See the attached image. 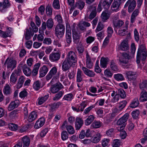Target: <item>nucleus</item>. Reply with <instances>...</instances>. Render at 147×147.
I'll return each instance as SVG.
<instances>
[{
	"label": "nucleus",
	"instance_id": "ddd939ff",
	"mask_svg": "<svg viewBox=\"0 0 147 147\" xmlns=\"http://www.w3.org/2000/svg\"><path fill=\"white\" fill-rule=\"evenodd\" d=\"M63 87V85L60 83H57L55 85L50 88V90L53 94L57 93Z\"/></svg>",
	"mask_w": 147,
	"mask_h": 147
},
{
	"label": "nucleus",
	"instance_id": "bf43d9fd",
	"mask_svg": "<svg viewBox=\"0 0 147 147\" xmlns=\"http://www.w3.org/2000/svg\"><path fill=\"white\" fill-rule=\"evenodd\" d=\"M8 126L9 129L12 131H16L18 128V126L17 125L13 123H10L8 124Z\"/></svg>",
	"mask_w": 147,
	"mask_h": 147
},
{
	"label": "nucleus",
	"instance_id": "1a4fd4ad",
	"mask_svg": "<svg viewBox=\"0 0 147 147\" xmlns=\"http://www.w3.org/2000/svg\"><path fill=\"white\" fill-rule=\"evenodd\" d=\"M118 49L119 50L123 51H126L128 50L129 49V47L128 42L126 40H123L120 44L119 45Z\"/></svg>",
	"mask_w": 147,
	"mask_h": 147
},
{
	"label": "nucleus",
	"instance_id": "c03bdc74",
	"mask_svg": "<svg viewBox=\"0 0 147 147\" xmlns=\"http://www.w3.org/2000/svg\"><path fill=\"white\" fill-rule=\"evenodd\" d=\"M85 5L84 2L82 1H78L76 3V6L81 10Z\"/></svg>",
	"mask_w": 147,
	"mask_h": 147
},
{
	"label": "nucleus",
	"instance_id": "13d9d810",
	"mask_svg": "<svg viewBox=\"0 0 147 147\" xmlns=\"http://www.w3.org/2000/svg\"><path fill=\"white\" fill-rule=\"evenodd\" d=\"M101 126V123L99 121H94L91 125V127L93 128H97L100 127Z\"/></svg>",
	"mask_w": 147,
	"mask_h": 147
},
{
	"label": "nucleus",
	"instance_id": "cd10ccee",
	"mask_svg": "<svg viewBox=\"0 0 147 147\" xmlns=\"http://www.w3.org/2000/svg\"><path fill=\"white\" fill-rule=\"evenodd\" d=\"M72 35L74 42L76 44L79 42L80 39V34L76 31H72Z\"/></svg>",
	"mask_w": 147,
	"mask_h": 147
},
{
	"label": "nucleus",
	"instance_id": "7c9ffc66",
	"mask_svg": "<svg viewBox=\"0 0 147 147\" xmlns=\"http://www.w3.org/2000/svg\"><path fill=\"white\" fill-rule=\"evenodd\" d=\"M48 71L47 67L45 65H44L39 70L40 75L41 77L44 76L47 73Z\"/></svg>",
	"mask_w": 147,
	"mask_h": 147
},
{
	"label": "nucleus",
	"instance_id": "864d4df0",
	"mask_svg": "<svg viewBox=\"0 0 147 147\" xmlns=\"http://www.w3.org/2000/svg\"><path fill=\"white\" fill-rule=\"evenodd\" d=\"M46 11L47 15L50 16L52 15L53 8L51 6L48 5L46 7Z\"/></svg>",
	"mask_w": 147,
	"mask_h": 147
},
{
	"label": "nucleus",
	"instance_id": "6e6d98bb",
	"mask_svg": "<svg viewBox=\"0 0 147 147\" xmlns=\"http://www.w3.org/2000/svg\"><path fill=\"white\" fill-rule=\"evenodd\" d=\"M66 128L69 134H73L75 132L74 127L71 125H67L66 126Z\"/></svg>",
	"mask_w": 147,
	"mask_h": 147
},
{
	"label": "nucleus",
	"instance_id": "20e7f679",
	"mask_svg": "<svg viewBox=\"0 0 147 147\" xmlns=\"http://www.w3.org/2000/svg\"><path fill=\"white\" fill-rule=\"evenodd\" d=\"M129 114L128 113H125L117 121V124L119 125L117 127V130L120 131L123 130L126 125V122L128 119Z\"/></svg>",
	"mask_w": 147,
	"mask_h": 147
},
{
	"label": "nucleus",
	"instance_id": "6ab92c4d",
	"mask_svg": "<svg viewBox=\"0 0 147 147\" xmlns=\"http://www.w3.org/2000/svg\"><path fill=\"white\" fill-rule=\"evenodd\" d=\"M126 74L128 79L129 80H134L136 79V73L132 71H126Z\"/></svg>",
	"mask_w": 147,
	"mask_h": 147
},
{
	"label": "nucleus",
	"instance_id": "4c0bfd02",
	"mask_svg": "<svg viewBox=\"0 0 147 147\" xmlns=\"http://www.w3.org/2000/svg\"><path fill=\"white\" fill-rule=\"evenodd\" d=\"M113 0H105L102 3L103 7L106 9H108Z\"/></svg>",
	"mask_w": 147,
	"mask_h": 147
},
{
	"label": "nucleus",
	"instance_id": "2eb2a0df",
	"mask_svg": "<svg viewBox=\"0 0 147 147\" xmlns=\"http://www.w3.org/2000/svg\"><path fill=\"white\" fill-rule=\"evenodd\" d=\"M140 9L138 8L133 11L130 18V22L132 24L135 22L136 17L138 16L140 13Z\"/></svg>",
	"mask_w": 147,
	"mask_h": 147
},
{
	"label": "nucleus",
	"instance_id": "e433bc0d",
	"mask_svg": "<svg viewBox=\"0 0 147 147\" xmlns=\"http://www.w3.org/2000/svg\"><path fill=\"white\" fill-rule=\"evenodd\" d=\"M47 28L49 29H51L53 28L54 24L53 20L52 18L48 19L46 22Z\"/></svg>",
	"mask_w": 147,
	"mask_h": 147
},
{
	"label": "nucleus",
	"instance_id": "423d86ee",
	"mask_svg": "<svg viewBox=\"0 0 147 147\" xmlns=\"http://www.w3.org/2000/svg\"><path fill=\"white\" fill-rule=\"evenodd\" d=\"M16 61L13 59H9L8 58L5 60L4 66H6L7 65V69H13L16 67Z\"/></svg>",
	"mask_w": 147,
	"mask_h": 147
},
{
	"label": "nucleus",
	"instance_id": "2f4dec72",
	"mask_svg": "<svg viewBox=\"0 0 147 147\" xmlns=\"http://www.w3.org/2000/svg\"><path fill=\"white\" fill-rule=\"evenodd\" d=\"M102 136L100 133H97L92 139V142L94 143H97L100 140Z\"/></svg>",
	"mask_w": 147,
	"mask_h": 147
},
{
	"label": "nucleus",
	"instance_id": "052dcab7",
	"mask_svg": "<svg viewBox=\"0 0 147 147\" xmlns=\"http://www.w3.org/2000/svg\"><path fill=\"white\" fill-rule=\"evenodd\" d=\"M68 137V134L65 131H63L61 134V138L63 140H67Z\"/></svg>",
	"mask_w": 147,
	"mask_h": 147
},
{
	"label": "nucleus",
	"instance_id": "3c124183",
	"mask_svg": "<svg viewBox=\"0 0 147 147\" xmlns=\"http://www.w3.org/2000/svg\"><path fill=\"white\" fill-rule=\"evenodd\" d=\"M33 87L36 90H38L41 88V83L40 81L38 80L35 82L33 84Z\"/></svg>",
	"mask_w": 147,
	"mask_h": 147
},
{
	"label": "nucleus",
	"instance_id": "a19ab883",
	"mask_svg": "<svg viewBox=\"0 0 147 147\" xmlns=\"http://www.w3.org/2000/svg\"><path fill=\"white\" fill-rule=\"evenodd\" d=\"M94 119V117L92 115H90L85 120V124L86 125H90Z\"/></svg>",
	"mask_w": 147,
	"mask_h": 147
},
{
	"label": "nucleus",
	"instance_id": "9b49d317",
	"mask_svg": "<svg viewBox=\"0 0 147 147\" xmlns=\"http://www.w3.org/2000/svg\"><path fill=\"white\" fill-rule=\"evenodd\" d=\"M57 72V69L56 67L55 66L52 67L46 76V80H49L53 77L52 80Z\"/></svg>",
	"mask_w": 147,
	"mask_h": 147
},
{
	"label": "nucleus",
	"instance_id": "6e6552de",
	"mask_svg": "<svg viewBox=\"0 0 147 147\" xmlns=\"http://www.w3.org/2000/svg\"><path fill=\"white\" fill-rule=\"evenodd\" d=\"M19 67L22 68L23 73L26 76H30L31 73V69L27 67L26 64H24L23 62L21 61L20 62Z\"/></svg>",
	"mask_w": 147,
	"mask_h": 147
},
{
	"label": "nucleus",
	"instance_id": "72a5a7b5",
	"mask_svg": "<svg viewBox=\"0 0 147 147\" xmlns=\"http://www.w3.org/2000/svg\"><path fill=\"white\" fill-rule=\"evenodd\" d=\"M84 75L83 74L81 70L80 69H78L77 74V82H80L82 81L83 80L82 77Z\"/></svg>",
	"mask_w": 147,
	"mask_h": 147
},
{
	"label": "nucleus",
	"instance_id": "f704fd0d",
	"mask_svg": "<svg viewBox=\"0 0 147 147\" xmlns=\"http://www.w3.org/2000/svg\"><path fill=\"white\" fill-rule=\"evenodd\" d=\"M139 101L138 98H134L131 102L129 107L132 108H134L137 107L139 105Z\"/></svg>",
	"mask_w": 147,
	"mask_h": 147
},
{
	"label": "nucleus",
	"instance_id": "b1692460",
	"mask_svg": "<svg viewBox=\"0 0 147 147\" xmlns=\"http://www.w3.org/2000/svg\"><path fill=\"white\" fill-rule=\"evenodd\" d=\"M82 69L84 74L89 77H94L95 76V74L93 71L88 69L84 67H82Z\"/></svg>",
	"mask_w": 147,
	"mask_h": 147
},
{
	"label": "nucleus",
	"instance_id": "338daca9",
	"mask_svg": "<svg viewBox=\"0 0 147 147\" xmlns=\"http://www.w3.org/2000/svg\"><path fill=\"white\" fill-rule=\"evenodd\" d=\"M107 36L109 37H111L112 34L113 33V28L111 26H109L107 30Z\"/></svg>",
	"mask_w": 147,
	"mask_h": 147
},
{
	"label": "nucleus",
	"instance_id": "f03ea898",
	"mask_svg": "<svg viewBox=\"0 0 147 147\" xmlns=\"http://www.w3.org/2000/svg\"><path fill=\"white\" fill-rule=\"evenodd\" d=\"M147 51L145 45H140L137 52L136 56V62L138 64L140 63V59L142 61H144L146 58Z\"/></svg>",
	"mask_w": 147,
	"mask_h": 147
},
{
	"label": "nucleus",
	"instance_id": "58836bf2",
	"mask_svg": "<svg viewBox=\"0 0 147 147\" xmlns=\"http://www.w3.org/2000/svg\"><path fill=\"white\" fill-rule=\"evenodd\" d=\"M109 61V59L102 57L100 60V65L103 67H106L107 65V62Z\"/></svg>",
	"mask_w": 147,
	"mask_h": 147
},
{
	"label": "nucleus",
	"instance_id": "412c9836",
	"mask_svg": "<svg viewBox=\"0 0 147 147\" xmlns=\"http://www.w3.org/2000/svg\"><path fill=\"white\" fill-rule=\"evenodd\" d=\"M11 86V84H8L5 85L3 89V92L4 94L8 95L12 93V90L10 87Z\"/></svg>",
	"mask_w": 147,
	"mask_h": 147
},
{
	"label": "nucleus",
	"instance_id": "0e129e2a",
	"mask_svg": "<svg viewBox=\"0 0 147 147\" xmlns=\"http://www.w3.org/2000/svg\"><path fill=\"white\" fill-rule=\"evenodd\" d=\"M18 111L16 110H14L11 111L9 113L10 117L12 119L18 116Z\"/></svg>",
	"mask_w": 147,
	"mask_h": 147
},
{
	"label": "nucleus",
	"instance_id": "79ce46f5",
	"mask_svg": "<svg viewBox=\"0 0 147 147\" xmlns=\"http://www.w3.org/2000/svg\"><path fill=\"white\" fill-rule=\"evenodd\" d=\"M64 93L63 91H60L58 93L56 94L55 96L53 98V100L54 101L59 100L62 96Z\"/></svg>",
	"mask_w": 147,
	"mask_h": 147
},
{
	"label": "nucleus",
	"instance_id": "9d476101",
	"mask_svg": "<svg viewBox=\"0 0 147 147\" xmlns=\"http://www.w3.org/2000/svg\"><path fill=\"white\" fill-rule=\"evenodd\" d=\"M130 56L129 55L125 52L122 53L121 56L119 57V61L121 63L124 64H127L128 60L130 58Z\"/></svg>",
	"mask_w": 147,
	"mask_h": 147
},
{
	"label": "nucleus",
	"instance_id": "aec40b11",
	"mask_svg": "<svg viewBox=\"0 0 147 147\" xmlns=\"http://www.w3.org/2000/svg\"><path fill=\"white\" fill-rule=\"evenodd\" d=\"M37 113L35 111H33L29 114L27 120L29 122H32L37 119Z\"/></svg>",
	"mask_w": 147,
	"mask_h": 147
},
{
	"label": "nucleus",
	"instance_id": "a18cd8bd",
	"mask_svg": "<svg viewBox=\"0 0 147 147\" xmlns=\"http://www.w3.org/2000/svg\"><path fill=\"white\" fill-rule=\"evenodd\" d=\"M47 27V24L45 22H42L41 27L39 28V32L40 34H43L44 31L46 29Z\"/></svg>",
	"mask_w": 147,
	"mask_h": 147
},
{
	"label": "nucleus",
	"instance_id": "dca6fc26",
	"mask_svg": "<svg viewBox=\"0 0 147 147\" xmlns=\"http://www.w3.org/2000/svg\"><path fill=\"white\" fill-rule=\"evenodd\" d=\"M89 9L90 11H92L89 16V18L90 20H92L96 15V7L90 6L89 7Z\"/></svg>",
	"mask_w": 147,
	"mask_h": 147
},
{
	"label": "nucleus",
	"instance_id": "680f3d73",
	"mask_svg": "<svg viewBox=\"0 0 147 147\" xmlns=\"http://www.w3.org/2000/svg\"><path fill=\"white\" fill-rule=\"evenodd\" d=\"M139 114L140 112L139 110H136L133 111L131 113L132 117L134 119H137L138 117Z\"/></svg>",
	"mask_w": 147,
	"mask_h": 147
},
{
	"label": "nucleus",
	"instance_id": "ea45409f",
	"mask_svg": "<svg viewBox=\"0 0 147 147\" xmlns=\"http://www.w3.org/2000/svg\"><path fill=\"white\" fill-rule=\"evenodd\" d=\"M139 86L141 89H146L147 90V80H143L140 83Z\"/></svg>",
	"mask_w": 147,
	"mask_h": 147
},
{
	"label": "nucleus",
	"instance_id": "4be33fe9",
	"mask_svg": "<svg viewBox=\"0 0 147 147\" xmlns=\"http://www.w3.org/2000/svg\"><path fill=\"white\" fill-rule=\"evenodd\" d=\"M110 66L111 70L113 71L117 72L119 71V69L115 61L112 60L110 62Z\"/></svg>",
	"mask_w": 147,
	"mask_h": 147
},
{
	"label": "nucleus",
	"instance_id": "7ed1b4c3",
	"mask_svg": "<svg viewBox=\"0 0 147 147\" xmlns=\"http://www.w3.org/2000/svg\"><path fill=\"white\" fill-rule=\"evenodd\" d=\"M65 26L62 24H58L55 28V34L58 38H62L64 35Z\"/></svg>",
	"mask_w": 147,
	"mask_h": 147
},
{
	"label": "nucleus",
	"instance_id": "37998d69",
	"mask_svg": "<svg viewBox=\"0 0 147 147\" xmlns=\"http://www.w3.org/2000/svg\"><path fill=\"white\" fill-rule=\"evenodd\" d=\"M71 32H66V39L67 43L69 44L71 42Z\"/></svg>",
	"mask_w": 147,
	"mask_h": 147
},
{
	"label": "nucleus",
	"instance_id": "603ef678",
	"mask_svg": "<svg viewBox=\"0 0 147 147\" xmlns=\"http://www.w3.org/2000/svg\"><path fill=\"white\" fill-rule=\"evenodd\" d=\"M49 97V95L47 94L44 97H41L39 100L38 104L39 105L42 104L45 102Z\"/></svg>",
	"mask_w": 147,
	"mask_h": 147
},
{
	"label": "nucleus",
	"instance_id": "0eeeda50",
	"mask_svg": "<svg viewBox=\"0 0 147 147\" xmlns=\"http://www.w3.org/2000/svg\"><path fill=\"white\" fill-rule=\"evenodd\" d=\"M71 63H76L77 62V57L74 52L70 51L69 52L67 55V57L65 59Z\"/></svg>",
	"mask_w": 147,
	"mask_h": 147
},
{
	"label": "nucleus",
	"instance_id": "39448f33",
	"mask_svg": "<svg viewBox=\"0 0 147 147\" xmlns=\"http://www.w3.org/2000/svg\"><path fill=\"white\" fill-rule=\"evenodd\" d=\"M136 5V2L135 0H128L125 5L124 7H128L127 11L129 13L132 12Z\"/></svg>",
	"mask_w": 147,
	"mask_h": 147
},
{
	"label": "nucleus",
	"instance_id": "a211bd4d",
	"mask_svg": "<svg viewBox=\"0 0 147 147\" xmlns=\"http://www.w3.org/2000/svg\"><path fill=\"white\" fill-rule=\"evenodd\" d=\"M45 120L44 118L42 117L40 118L36 121L34 127L36 129H38L42 127L44 124Z\"/></svg>",
	"mask_w": 147,
	"mask_h": 147
},
{
	"label": "nucleus",
	"instance_id": "a878e982",
	"mask_svg": "<svg viewBox=\"0 0 147 147\" xmlns=\"http://www.w3.org/2000/svg\"><path fill=\"white\" fill-rule=\"evenodd\" d=\"M86 66L88 68L90 69L93 66V63L92 62L88 52L86 53Z\"/></svg>",
	"mask_w": 147,
	"mask_h": 147
},
{
	"label": "nucleus",
	"instance_id": "c85d7f7f",
	"mask_svg": "<svg viewBox=\"0 0 147 147\" xmlns=\"http://www.w3.org/2000/svg\"><path fill=\"white\" fill-rule=\"evenodd\" d=\"M139 99L141 102L147 101V92L145 90H143L140 93Z\"/></svg>",
	"mask_w": 147,
	"mask_h": 147
},
{
	"label": "nucleus",
	"instance_id": "09e8293b",
	"mask_svg": "<svg viewBox=\"0 0 147 147\" xmlns=\"http://www.w3.org/2000/svg\"><path fill=\"white\" fill-rule=\"evenodd\" d=\"M73 97L74 96L72 94L69 93L64 95L63 99L64 100L70 101L73 99Z\"/></svg>",
	"mask_w": 147,
	"mask_h": 147
},
{
	"label": "nucleus",
	"instance_id": "5fc2aeb1",
	"mask_svg": "<svg viewBox=\"0 0 147 147\" xmlns=\"http://www.w3.org/2000/svg\"><path fill=\"white\" fill-rule=\"evenodd\" d=\"M115 79L117 81H122L124 80L123 76L121 74H118L114 75Z\"/></svg>",
	"mask_w": 147,
	"mask_h": 147
},
{
	"label": "nucleus",
	"instance_id": "e2e57ef3",
	"mask_svg": "<svg viewBox=\"0 0 147 147\" xmlns=\"http://www.w3.org/2000/svg\"><path fill=\"white\" fill-rule=\"evenodd\" d=\"M77 49L79 53H82L84 51V48L82 44L80 43L78 45Z\"/></svg>",
	"mask_w": 147,
	"mask_h": 147
},
{
	"label": "nucleus",
	"instance_id": "f3484780",
	"mask_svg": "<svg viewBox=\"0 0 147 147\" xmlns=\"http://www.w3.org/2000/svg\"><path fill=\"white\" fill-rule=\"evenodd\" d=\"M19 101L18 100H15L12 101L9 105L8 110L10 111L13 110L15 108L18 107L19 105Z\"/></svg>",
	"mask_w": 147,
	"mask_h": 147
},
{
	"label": "nucleus",
	"instance_id": "c756f323",
	"mask_svg": "<svg viewBox=\"0 0 147 147\" xmlns=\"http://www.w3.org/2000/svg\"><path fill=\"white\" fill-rule=\"evenodd\" d=\"M17 80V76L15 73L13 72L10 78V84L13 85L15 84Z\"/></svg>",
	"mask_w": 147,
	"mask_h": 147
},
{
	"label": "nucleus",
	"instance_id": "69168bd1",
	"mask_svg": "<svg viewBox=\"0 0 147 147\" xmlns=\"http://www.w3.org/2000/svg\"><path fill=\"white\" fill-rule=\"evenodd\" d=\"M104 73L105 76L108 78H111L113 75V73L108 69L105 70Z\"/></svg>",
	"mask_w": 147,
	"mask_h": 147
},
{
	"label": "nucleus",
	"instance_id": "4468645a",
	"mask_svg": "<svg viewBox=\"0 0 147 147\" xmlns=\"http://www.w3.org/2000/svg\"><path fill=\"white\" fill-rule=\"evenodd\" d=\"M72 63L66 59H65L63 61L62 66V69L64 71H66L68 70L71 67Z\"/></svg>",
	"mask_w": 147,
	"mask_h": 147
},
{
	"label": "nucleus",
	"instance_id": "5701e85b",
	"mask_svg": "<svg viewBox=\"0 0 147 147\" xmlns=\"http://www.w3.org/2000/svg\"><path fill=\"white\" fill-rule=\"evenodd\" d=\"M83 121L81 118L77 117L76 119L75 127L76 130H79L83 124Z\"/></svg>",
	"mask_w": 147,
	"mask_h": 147
},
{
	"label": "nucleus",
	"instance_id": "c9c22d12",
	"mask_svg": "<svg viewBox=\"0 0 147 147\" xmlns=\"http://www.w3.org/2000/svg\"><path fill=\"white\" fill-rule=\"evenodd\" d=\"M40 63H37L34 65L33 69L32 72V74L33 76H35L37 74L39 68L40 66Z\"/></svg>",
	"mask_w": 147,
	"mask_h": 147
},
{
	"label": "nucleus",
	"instance_id": "49530a36",
	"mask_svg": "<svg viewBox=\"0 0 147 147\" xmlns=\"http://www.w3.org/2000/svg\"><path fill=\"white\" fill-rule=\"evenodd\" d=\"M52 5L53 7L56 9L59 10L60 8L59 2V0H54Z\"/></svg>",
	"mask_w": 147,
	"mask_h": 147
},
{
	"label": "nucleus",
	"instance_id": "8fccbe9b",
	"mask_svg": "<svg viewBox=\"0 0 147 147\" xmlns=\"http://www.w3.org/2000/svg\"><path fill=\"white\" fill-rule=\"evenodd\" d=\"M118 93L119 95L123 98H125L126 96L125 92L122 89L120 88L118 90Z\"/></svg>",
	"mask_w": 147,
	"mask_h": 147
},
{
	"label": "nucleus",
	"instance_id": "393cba45",
	"mask_svg": "<svg viewBox=\"0 0 147 147\" xmlns=\"http://www.w3.org/2000/svg\"><path fill=\"white\" fill-rule=\"evenodd\" d=\"M30 25L31 27H30L29 29L30 30L31 36H32L34 34V32H38V28L36 26L34 23L33 22H31Z\"/></svg>",
	"mask_w": 147,
	"mask_h": 147
},
{
	"label": "nucleus",
	"instance_id": "f257e3e1",
	"mask_svg": "<svg viewBox=\"0 0 147 147\" xmlns=\"http://www.w3.org/2000/svg\"><path fill=\"white\" fill-rule=\"evenodd\" d=\"M113 25L115 32H117V29H120L118 30V34L121 36L125 35V32L127 30L128 26L127 24H124V23L122 20H119L114 22L113 24Z\"/></svg>",
	"mask_w": 147,
	"mask_h": 147
},
{
	"label": "nucleus",
	"instance_id": "de8ad7c7",
	"mask_svg": "<svg viewBox=\"0 0 147 147\" xmlns=\"http://www.w3.org/2000/svg\"><path fill=\"white\" fill-rule=\"evenodd\" d=\"M25 30L24 33L25 35V38L26 40H29L31 38V35L30 29L29 30L28 28H26Z\"/></svg>",
	"mask_w": 147,
	"mask_h": 147
},
{
	"label": "nucleus",
	"instance_id": "774afa93",
	"mask_svg": "<svg viewBox=\"0 0 147 147\" xmlns=\"http://www.w3.org/2000/svg\"><path fill=\"white\" fill-rule=\"evenodd\" d=\"M102 146L103 147H105L107 146L110 142L109 139L104 138L102 140Z\"/></svg>",
	"mask_w": 147,
	"mask_h": 147
},
{
	"label": "nucleus",
	"instance_id": "bb28decb",
	"mask_svg": "<svg viewBox=\"0 0 147 147\" xmlns=\"http://www.w3.org/2000/svg\"><path fill=\"white\" fill-rule=\"evenodd\" d=\"M23 147H28L30 143V138L27 136L24 137L22 139Z\"/></svg>",
	"mask_w": 147,
	"mask_h": 147
},
{
	"label": "nucleus",
	"instance_id": "4d7b16f0",
	"mask_svg": "<svg viewBox=\"0 0 147 147\" xmlns=\"http://www.w3.org/2000/svg\"><path fill=\"white\" fill-rule=\"evenodd\" d=\"M127 104V101L126 100H123L120 102L119 103V109L120 110L123 109Z\"/></svg>",
	"mask_w": 147,
	"mask_h": 147
},
{
	"label": "nucleus",
	"instance_id": "473e14b6",
	"mask_svg": "<svg viewBox=\"0 0 147 147\" xmlns=\"http://www.w3.org/2000/svg\"><path fill=\"white\" fill-rule=\"evenodd\" d=\"M62 104V103L60 102H58L56 103H54L52 105L50 111L51 112V115L53 114V112L55 111V109L58 108Z\"/></svg>",
	"mask_w": 147,
	"mask_h": 147
},
{
	"label": "nucleus",
	"instance_id": "f8f14e48",
	"mask_svg": "<svg viewBox=\"0 0 147 147\" xmlns=\"http://www.w3.org/2000/svg\"><path fill=\"white\" fill-rule=\"evenodd\" d=\"M61 54L59 53H52L49 55V59L51 62H56L60 59Z\"/></svg>",
	"mask_w": 147,
	"mask_h": 147
}]
</instances>
